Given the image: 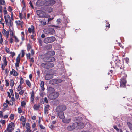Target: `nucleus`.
Masks as SVG:
<instances>
[{"label":"nucleus","mask_w":132,"mask_h":132,"mask_svg":"<svg viewBox=\"0 0 132 132\" xmlns=\"http://www.w3.org/2000/svg\"><path fill=\"white\" fill-rule=\"evenodd\" d=\"M40 65L43 68L48 69L53 67L54 64L53 63L47 62L41 63Z\"/></svg>","instance_id":"f257e3e1"},{"label":"nucleus","mask_w":132,"mask_h":132,"mask_svg":"<svg viewBox=\"0 0 132 132\" xmlns=\"http://www.w3.org/2000/svg\"><path fill=\"white\" fill-rule=\"evenodd\" d=\"M44 33L47 35H53L55 33V31L53 28H47L43 30Z\"/></svg>","instance_id":"f03ea898"},{"label":"nucleus","mask_w":132,"mask_h":132,"mask_svg":"<svg viewBox=\"0 0 132 132\" xmlns=\"http://www.w3.org/2000/svg\"><path fill=\"white\" fill-rule=\"evenodd\" d=\"M84 124L81 122L75 123L73 124V127L75 129H81L84 127Z\"/></svg>","instance_id":"7ed1b4c3"},{"label":"nucleus","mask_w":132,"mask_h":132,"mask_svg":"<svg viewBox=\"0 0 132 132\" xmlns=\"http://www.w3.org/2000/svg\"><path fill=\"white\" fill-rule=\"evenodd\" d=\"M54 37L51 36L46 37L44 40V42L46 44H48L53 42L55 40Z\"/></svg>","instance_id":"20e7f679"},{"label":"nucleus","mask_w":132,"mask_h":132,"mask_svg":"<svg viewBox=\"0 0 132 132\" xmlns=\"http://www.w3.org/2000/svg\"><path fill=\"white\" fill-rule=\"evenodd\" d=\"M66 109V107L65 105H61L56 107L55 111L57 112H63Z\"/></svg>","instance_id":"39448f33"},{"label":"nucleus","mask_w":132,"mask_h":132,"mask_svg":"<svg viewBox=\"0 0 132 132\" xmlns=\"http://www.w3.org/2000/svg\"><path fill=\"white\" fill-rule=\"evenodd\" d=\"M41 9L43 11L44 13H50L53 10V9L51 7L46 6H43L41 7Z\"/></svg>","instance_id":"423d86ee"},{"label":"nucleus","mask_w":132,"mask_h":132,"mask_svg":"<svg viewBox=\"0 0 132 132\" xmlns=\"http://www.w3.org/2000/svg\"><path fill=\"white\" fill-rule=\"evenodd\" d=\"M59 95V93L57 92L51 93L48 95V97L51 100L53 99L56 98Z\"/></svg>","instance_id":"0eeeda50"},{"label":"nucleus","mask_w":132,"mask_h":132,"mask_svg":"<svg viewBox=\"0 0 132 132\" xmlns=\"http://www.w3.org/2000/svg\"><path fill=\"white\" fill-rule=\"evenodd\" d=\"M15 125L13 122H11L9 124L7 127V130L9 132H12L14 129Z\"/></svg>","instance_id":"6e6552de"},{"label":"nucleus","mask_w":132,"mask_h":132,"mask_svg":"<svg viewBox=\"0 0 132 132\" xmlns=\"http://www.w3.org/2000/svg\"><path fill=\"white\" fill-rule=\"evenodd\" d=\"M126 82V80L125 78L121 79L120 82V86L122 87H125Z\"/></svg>","instance_id":"1a4fd4ad"},{"label":"nucleus","mask_w":132,"mask_h":132,"mask_svg":"<svg viewBox=\"0 0 132 132\" xmlns=\"http://www.w3.org/2000/svg\"><path fill=\"white\" fill-rule=\"evenodd\" d=\"M53 77V75L50 74H47L45 76V78L46 80H50Z\"/></svg>","instance_id":"9d476101"},{"label":"nucleus","mask_w":132,"mask_h":132,"mask_svg":"<svg viewBox=\"0 0 132 132\" xmlns=\"http://www.w3.org/2000/svg\"><path fill=\"white\" fill-rule=\"evenodd\" d=\"M43 11L42 10L41 11L40 10H37L36 11V12L37 15L40 17L42 18L43 15Z\"/></svg>","instance_id":"9b49d317"},{"label":"nucleus","mask_w":132,"mask_h":132,"mask_svg":"<svg viewBox=\"0 0 132 132\" xmlns=\"http://www.w3.org/2000/svg\"><path fill=\"white\" fill-rule=\"evenodd\" d=\"M4 17L5 22L6 24H7V23H9L8 20H11L10 16L9 15H4Z\"/></svg>","instance_id":"f8f14e48"},{"label":"nucleus","mask_w":132,"mask_h":132,"mask_svg":"<svg viewBox=\"0 0 132 132\" xmlns=\"http://www.w3.org/2000/svg\"><path fill=\"white\" fill-rule=\"evenodd\" d=\"M58 116L59 117L63 120L65 118V116L63 112H57Z\"/></svg>","instance_id":"ddd939ff"},{"label":"nucleus","mask_w":132,"mask_h":132,"mask_svg":"<svg viewBox=\"0 0 132 132\" xmlns=\"http://www.w3.org/2000/svg\"><path fill=\"white\" fill-rule=\"evenodd\" d=\"M55 2L54 0H50L47 2L48 5L49 6H52L55 3Z\"/></svg>","instance_id":"4468645a"},{"label":"nucleus","mask_w":132,"mask_h":132,"mask_svg":"<svg viewBox=\"0 0 132 132\" xmlns=\"http://www.w3.org/2000/svg\"><path fill=\"white\" fill-rule=\"evenodd\" d=\"M2 33L7 38H8L9 35V32L8 31H6L4 29L3 30Z\"/></svg>","instance_id":"2eb2a0df"},{"label":"nucleus","mask_w":132,"mask_h":132,"mask_svg":"<svg viewBox=\"0 0 132 132\" xmlns=\"http://www.w3.org/2000/svg\"><path fill=\"white\" fill-rule=\"evenodd\" d=\"M10 73L11 75H13L14 76H16L18 75L17 73L14 69H12V71H10Z\"/></svg>","instance_id":"dca6fc26"},{"label":"nucleus","mask_w":132,"mask_h":132,"mask_svg":"<svg viewBox=\"0 0 132 132\" xmlns=\"http://www.w3.org/2000/svg\"><path fill=\"white\" fill-rule=\"evenodd\" d=\"M15 22L17 25L20 26L21 27H22V25L23 24V22L22 21H16Z\"/></svg>","instance_id":"f3484780"},{"label":"nucleus","mask_w":132,"mask_h":132,"mask_svg":"<svg viewBox=\"0 0 132 132\" xmlns=\"http://www.w3.org/2000/svg\"><path fill=\"white\" fill-rule=\"evenodd\" d=\"M34 92H32L31 94L30 98L31 102L32 104L34 103Z\"/></svg>","instance_id":"a211bd4d"},{"label":"nucleus","mask_w":132,"mask_h":132,"mask_svg":"<svg viewBox=\"0 0 132 132\" xmlns=\"http://www.w3.org/2000/svg\"><path fill=\"white\" fill-rule=\"evenodd\" d=\"M40 106L39 104L36 105L35 104L33 106L34 110H37L40 107Z\"/></svg>","instance_id":"6ab92c4d"},{"label":"nucleus","mask_w":132,"mask_h":132,"mask_svg":"<svg viewBox=\"0 0 132 132\" xmlns=\"http://www.w3.org/2000/svg\"><path fill=\"white\" fill-rule=\"evenodd\" d=\"M71 121L70 119L65 118V119L62 120V121L63 122L66 123H68L70 122Z\"/></svg>","instance_id":"aec40b11"},{"label":"nucleus","mask_w":132,"mask_h":132,"mask_svg":"<svg viewBox=\"0 0 132 132\" xmlns=\"http://www.w3.org/2000/svg\"><path fill=\"white\" fill-rule=\"evenodd\" d=\"M44 82L43 81H42L40 83V87L41 89L43 91H44L45 89L44 87Z\"/></svg>","instance_id":"412c9836"},{"label":"nucleus","mask_w":132,"mask_h":132,"mask_svg":"<svg viewBox=\"0 0 132 132\" xmlns=\"http://www.w3.org/2000/svg\"><path fill=\"white\" fill-rule=\"evenodd\" d=\"M56 79L51 80L49 81V83L51 84H56Z\"/></svg>","instance_id":"4be33fe9"},{"label":"nucleus","mask_w":132,"mask_h":132,"mask_svg":"<svg viewBox=\"0 0 132 132\" xmlns=\"http://www.w3.org/2000/svg\"><path fill=\"white\" fill-rule=\"evenodd\" d=\"M28 31L30 33H31L32 31L33 33L34 32L33 26L32 25H31V28H28Z\"/></svg>","instance_id":"5701e85b"},{"label":"nucleus","mask_w":132,"mask_h":132,"mask_svg":"<svg viewBox=\"0 0 132 132\" xmlns=\"http://www.w3.org/2000/svg\"><path fill=\"white\" fill-rule=\"evenodd\" d=\"M48 91L49 92L52 93L54 92L55 90L54 89L51 87H49L48 89Z\"/></svg>","instance_id":"b1692460"},{"label":"nucleus","mask_w":132,"mask_h":132,"mask_svg":"<svg viewBox=\"0 0 132 132\" xmlns=\"http://www.w3.org/2000/svg\"><path fill=\"white\" fill-rule=\"evenodd\" d=\"M53 103L54 105H57L59 103V101L57 100H55L52 102Z\"/></svg>","instance_id":"393cba45"},{"label":"nucleus","mask_w":132,"mask_h":132,"mask_svg":"<svg viewBox=\"0 0 132 132\" xmlns=\"http://www.w3.org/2000/svg\"><path fill=\"white\" fill-rule=\"evenodd\" d=\"M75 129L73 127V124L72 126L71 125L68 126L67 127V129L68 130L71 131L73 130V129Z\"/></svg>","instance_id":"a878e982"},{"label":"nucleus","mask_w":132,"mask_h":132,"mask_svg":"<svg viewBox=\"0 0 132 132\" xmlns=\"http://www.w3.org/2000/svg\"><path fill=\"white\" fill-rule=\"evenodd\" d=\"M127 125L130 130L132 131V123L129 122H127Z\"/></svg>","instance_id":"bb28decb"},{"label":"nucleus","mask_w":132,"mask_h":132,"mask_svg":"<svg viewBox=\"0 0 132 132\" xmlns=\"http://www.w3.org/2000/svg\"><path fill=\"white\" fill-rule=\"evenodd\" d=\"M14 81L13 79H11L10 80V85L11 88H12L14 85Z\"/></svg>","instance_id":"cd10ccee"},{"label":"nucleus","mask_w":132,"mask_h":132,"mask_svg":"<svg viewBox=\"0 0 132 132\" xmlns=\"http://www.w3.org/2000/svg\"><path fill=\"white\" fill-rule=\"evenodd\" d=\"M20 120L21 121L23 122L26 121V120L23 116H21L20 118Z\"/></svg>","instance_id":"c85d7f7f"},{"label":"nucleus","mask_w":132,"mask_h":132,"mask_svg":"<svg viewBox=\"0 0 132 132\" xmlns=\"http://www.w3.org/2000/svg\"><path fill=\"white\" fill-rule=\"evenodd\" d=\"M26 82L27 85L29 87H31V84L30 81L28 80L26 81Z\"/></svg>","instance_id":"c756f323"},{"label":"nucleus","mask_w":132,"mask_h":132,"mask_svg":"<svg viewBox=\"0 0 132 132\" xmlns=\"http://www.w3.org/2000/svg\"><path fill=\"white\" fill-rule=\"evenodd\" d=\"M4 60L3 62L4 65L6 66L7 64V62L6 61V57H3Z\"/></svg>","instance_id":"7c9ffc66"},{"label":"nucleus","mask_w":132,"mask_h":132,"mask_svg":"<svg viewBox=\"0 0 132 132\" xmlns=\"http://www.w3.org/2000/svg\"><path fill=\"white\" fill-rule=\"evenodd\" d=\"M9 22L8 23H7V24H9L8 25L9 26V27H11L13 25V23L12 21H11V20H9Z\"/></svg>","instance_id":"2f4dec72"},{"label":"nucleus","mask_w":132,"mask_h":132,"mask_svg":"<svg viewBox=\"0 0 132 132\" xmlns=\"http://www.w3.org/2000/svg\"><path fill=\"white\" fill-rule=\"evenodd\" d=\"M20 60V54H19L18 55L16 59V61L17 62H19Z\"/></svg>","instance_id":"473e14b6"},{"label":"nucleus","mask_w":132,"mask_h":132,"mask_svg":"<svg viewBox=\"0 0 132 132\" xmlns=\"http://www.w3.org/2000/svg\"><path fill=\"white\" fill-rule=\"evenodd\" d=\"M20 85H22L23 83L24 82V80L23 79V78L22 77H21L20 78Z\"/></svg>","instance_id":"72a5a7b5"},{"label":"nucleus","mask_w":132,"mask_h":132,"mask_svg":"<svg viewBox=\"0 0 132 132\" xmlns=\"http://www.w3.org/2000/svg\"><path fill=\"white\" fill-rule=\"evenodd\" d=\"M3 12L4 13V15H6L7 14V11L5 7H4Z\"/></svg>","instance_id":"f704fd0d"},{"label":"nucleus","mask_w":132,"mask_h":132,"mask_svg":"<svg viewBox=\"0 0 132 132\" xmlns=\"http://www.w3.org/2000/svg\"><path fill=\"white\" fill-rule=\"evenodd\" d=\"M50 15L48 14H44L43 15L42 18H49L50 17Z\"/></svg>","instance_id":"c9c22d12"},{"label":"nucleus","mask_w":132,"mask_h":132,"mask_svg":"<svg viewBox=\"0 0 132 132\" xmlns=\"http://www.w3.org/2000/svg\"><path fill=\"white\" fill-rule=\"evenodd\" d=\"M55 60V59L53 57H50L49 58V61L52 62L54 61Z\"/></svg>","instance_id":"e433bc0d"},{"label":"nucleus","mask_w":132,"mask_h":132,"mask_svg":"<svg viewBox=\"0 0 132 132\" xmlns=\"http://www.w3.org/2000/svg\"><path fill=\"white\" fill-rule=\"evenodd\" d=\"M26 129H30V127L29 124L27 123L26 124Z\"/></svg>","instance_id":"4c0bfd02"},{"label":"nucleus","mask_w":132,"mask_h":132,"mask_svg":"<svg viewBox=\"0 0 132 132\" xmlns=\"http://www.w3.org/2000/svg\"><path fill=\"white\" fill-rule=\"evenodd\" d=\"M56 84L60 83L62 81V80L60 79H56Z\"/></svg>","instance_id":"58836bf2"},{"label":"nucleus","mask_w":132,"mask_h":132,"mask_svg":"<svg viewBox=\"0 0 132 132\" xmlns=\"http://www.w3.org/2000/svg\"><path fill=\"white\" fill-rule=\"evenodd\" d=\"M56 84L60 83L62 81V80L60 79H56Z\"/></svg>","instance_id":"ea45409f"},{"label":"nucleus","mask_w":132,"mask_h":132,"mask_svg":"<svg viewBox=\"0 0 132 132\" xmlns=\"http://www.w3.org/2000/svg\"><path fill=\"white\" fill-rule=\"evenodd\" d=\"M5 3V2L4 0H0V5H4Z\"/></svg>","instance_id":"a19ab883"},{"label":"nucleus","mask_w":132,"mask_h":132,"mask_svg":"<svg viewBox=\"0 0 132 132\" xmlns=\"http://www.w3.org/2000/svg\"><path fill=\"white\" fill-rule=\"evenodd\" d=\"M49 53L52 55H54L55 54V53L53 51H50L49 52Z\"/></svg>","instance_id":"79ce46f5"},{"label":"nucleus","mask_w":132,"mask_h":132,"mask_svg":"<svg viewBox=\"0 0 132 132\" xmlns=\"http://www.w3.org/2000/svg\"><path fill=\"white\" fill-rule=\"evenodd\" d=\"M21 85L20 84L18 86V91L21 90L22 89V88L21 86Z\"/></svg>","instance_id":"37998d69"},{"label":"nucleus","mask_w":132,"mask_h":132,"mask_svg":"<svg viewBox=\"0 0 132 132\" xmlns=\"http://www.w3.org/2000/svg\"><path fill=\"white\" fill-rule=\"evenodd\" d=\"M21 53H22V55L21 57H23L25 54V52L24 50H21Z\"/></svg>","instance_id":"c03bdc74"},{"label":"nucleus","mask_w":132,"mask_h":132,"mask_svg":"<svg viewBox=\"0 0 132 132\" xmlns=\"http://www.w3.org/2000/svg\"><path fill=\"white\" fill-rule=\"evenodd\" d=\"M31 48V46L30 44H28L27 45V48L28 51L29 50H30Z\"/></svg>","instance_id":"a18cd8bd"},{"label":"nucleus","mask_w":132,"mask_h":132,"mask_svg":"<svg viewBox=\"0 0 132 132\" xmlns=\"http://www.w3.org/2000/svg\"><path fill=\"white\" fill-rule=\"evenodd\" d=\"M14 115L13 114H11L10 116V118L12 120L14 119Z\"/></svg>","instance_id":"49530a36"},{"label":"nucleus","mask_w":132,"mask_h":132,"mask_svg":"<svg viewBox=\"0 0 132 132\" xmlns=\"http://www.w3.org/2000/svg\"><path fill=\"white\" fill-rule=\"evenodd\" d=\"M22 111L20 108H18V112L19 113H22Z\"/></svg>","instance_id":"de8ad7c7"},{"label":"nucleus","mask_w":132,"mask_h":132,"mask_svg":"<svg viewBox=\"0 0 132 132\" xmlns=\"http://www.w3.org/2000/svg\"><path fill=\"white\" fill-rule=\"evenodd\" d=\"M38 42L39 43L40 45L41 46H42V40H41V39H38Z\"/></svg>","instance_id":"09e8293b"},{"label":"nucleus","mask_w":132,"mask_h":132,"mask_svg":"<svg viewBox=\"0 0 132 132\" xmlns=\"http://www.w3.org/2000/svg\"><path fill=\"white\" fill-rule=\"evenodd\" d=\"M21 106L22 107L26 105V103L24 101H22L21 103Z\"/></svg>","instance_id":"8fccbe9b"},{"label":"nucleus","mask_w":132,"mask_h":132,"mask_svg":"<svg viewBox=\"0 0 132 132\" xmlns=\"http://www.w3.org/2000/svg\"><path fill=\"white\" fill-rule=\"evenodd\" d=\"M61 22V20L60 19H58L56 21V22L57 23L59 24Z\"/></svg>","instance_id":"3c124183"},{"label":"nucleus","mask_w":132,"mask_h":132,"mask_svg":"<svg viewBox=\"0 0 132 132\" xmlns=\"http://www.w3.org/2000/svg\"><path fill=\"white\" fill-rule=\"evenodd\" d=\"M5 50L6 51L7 53H10V50L9 48L6 47V48H5Z\"/></svg>","instance_id":"603ef678"},{"label":"nucleus","mask_w":132,"mask_h":132,"mask_svg":"<svg viewBox=\"0 0 132 132\" xmlns=\"http://www.w3.org/2000/svg\"><path fill=\"white\" fill-rule=\"evenodd\" d=\"M15 98L16 99H18L19 97V95L16 92L15 93Z\"/></svg>","instance_id":"864d4df0"},{"label":"nucleus","mask_w":132,"mask_h":132,"mask_svg":"<svg viewBox=\"0 0 132 132\" xmlns=\"http://www.w3.org/2000/svg\"><path fill=\"white\" fill-rule=\"evenodd\" d=\"M39 127H40V128L41 129H45V127H44V126H43L42 125L40 124V125H39Z\"/></svg>","instance_id":"5fc2aeb1"},{"label":"nucleus","mask_w":132,"mask_h":132,"mask_svg":"<svg viewBox=\"0 0 132 132\" xmlns=\"http://www.w3.org/2000/svg\"><path fill=\"white\" fill-rule=\"evenodd\" d=\"M5 120H2L0 121V122H1L2 125H4L5 124Z\"/></svg>","instance_id":"6e6d98bb"},{"label":"nucleus","mask_w":132,"mask_h":132,"mask_svg":"<svg viewBox=\"0 0 132 132\" xmlns=\"http://www.w3.org/2000/svg\"><path fill=\"white\" fill-rule=\"evenodd\" d=\"M6 86H8L9 85V83L7 80H5Z\"/></svg>","instance_id":"4d7b16f0"},{"label":"nucleus","mask_w":132,"mask_h":132,"mask_svg":"<svg viewBox=\"0 0 132 132\" xmlns=\"http://www.w3.org/2000/svg\"><path fill=\"white\" fill-rule=\"evenodd\" d=\"M24 92V91L23 90H22L21 91H20L19 93V94L21 95H22L23 94Z\"/></svg>","instance_id":"13d9d810"},{"label":"nucleus","mask_w":132,"mask_h":132,"mask_svg":"<svg viewBox=\"0 0 132 132\" xmlns=\"http://www.w3.org/2000/svg\"><path fill=\"white\" fill-rule=\"evenodd\" d=\"M44 100L45 101L46 103H47L48 102V100L47 98L45 97L44 99Z\"/></svg>","instance_id":"bf43d9fd"},{"label":"nucleus","mask_w":132,"mask_h":132,"mask_svg":"<svg viewBox=\"0 0 132 132\" xmlns=\"http://www.w3.org/2000/svg\"><path fill=\"white\" fill-rule=\"evenodd\" d=\"M48 108L45 107V108H44V111L45 113H46L47 112V111H48Z\"/></svg>","instance_id":"052dcab7"},{"label":"nucleus","mask_w":132,"mask_h":132,"mask_svg":"<svg viewBox=\"0 0 132 132\" xmlns=\"http://www.w3.org/2000/svg\"><path fill=\"white\" fill-rule=\"evenodd\" d=\"M11 55H12V57H13L15 55V53L14 52H10V53Z\"/></svg>","instance_id":"680f3d73"},{"label":"nucleus","mask_w":132,"mask_h":132,"mask_svg":"<svg viewBox=\"0 0 132 132\" xmlns=\"http://www.w3.org/2000/svg\"><path fill=\"white\" fill-rule=\"evenodd\" d=\"M14 37L15 38V41L16 42H18L19 40L15 36H14Z\"/></svg>","instance_id":"e2e57ef3"},{"label":"nucleus","mask_w":132,"mask_h":132,"mask_svg":"<svg viewBox=\"0 0 132 132\" xmlns=\"http://www.w3.org/2000/svg\"><path fill=\"white\" fill-rule=\"evenodd\" d=\"M49 127L51 129H53L54 128V126L52 124L50 125V126H49Z\"/></svg>","instance_id":"0e129e2a"},{"label":"nucleus","mask_w":132,"mask_h":132,"mask_svg":"<svg viewBox=\"0 0 132 132\" xmlns=\"http://www.w3.org/2000/svg\"><path fill=\"white\" fill-rule=\"evenodd\" d=\"M126 63H128L129 62V59L128 58H126L125 59Z\"/></svg>","instance_id":"69168bd1"},{"label":"nucleus","mask_w":132,"mask_h":132,"mask_svg":"<svg viewBox=\"0 0 132 132\" xmlns=\"http://www.w3.org/2000/svg\"><path fill=\"white\" fill-rule=\"evenodd\" d=\"M9 104H10L11 105H13V103L12 101H10L9 102Z\"/></svg>","instance_id":"338daca9"},{"label":"nucleus","mask_w":132,"mask_h":132,"mask_svg":"<svg viewBox=\"0 0 132 132\" xmlns=\"http://www.w3.org/2000/svg\"><path fill=\"white\" fill-rule=\"evenodd\" d=\"M8 10L9 12H11L12 11L11 7L10 6H9L8 8Z\"/></svg>","instance_id":"774afa93"}]
</instances>
